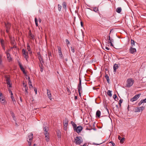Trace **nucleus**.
<instances>
[{"mask_svg": "<svg viewBox=\"0 0 146 146\" xmlns=\"http://www.w3.org/2000/svg\"><path fill=\"white\" fill-rule=\"evenodd\" d=\"M130 52L132 54H134V53L136 52V49L135 48L131 47L129 49Z\"/></svg>", "mask_w": 146, "mask_h": 146, "instance_id": "obj_9", "label": "nucleus"}, {"mask_svg": "<svg viewBox=\"0 0 146 146\" xmlns=\"http://www.w3.org/2000/svg\"><path fill=\"white\" fill-rule=\"evenodd\" d=\"M108 94L110 97H111L112 96V94H111V91L110 90H108Z\"/></svg>", "mask_w": 146, "mask_h": 146, "instance_id": "obj_29", "label": "nucleus"}, {"mask_svg": "<svg viewBox=\"0 0 146 146\" xmlns=\"http://www.w3.org/2000/svg\"><path fill=\"white\" fill-rule=\"evenodd\" d=\"M121 10V7H118L116 9V11L118 13H120Z\"/></svg>", "mask_w": 146, "mask_h": 146, "instance_id": "obj_26", "label": "nucleus"}, {"mask_svg": "<svg viewBox=\"0 0 146 146\" xmlns=\"http://www.w3.org/2000/svg\"><path fill=\"white\" fill-rule=\"evenodd\" d=\"M141 94H138L135 95L130 100V101L132 102H133L137 100L139 97L141 95Z\"/></svg>", "mask_w": 146, "mask_h": 146, "instance_id": "obj_3", "label": "nucleus"}, {"mask_svg": "<svg viewBox=\"0 0 146 146\" xmlns=\"http://www.w3.org/2000/svg\"><path fill=\"white\" fill-rule=\"evenodd\" d=\"M103 48L105 50H106V49L108 50H109L110 49V48H109L108 47L106 46L104 47Z\"/></svg>", "mask_w": 146, "mask_h": 146, "instance_id": "obj_39", "label": "nucleus"}, {"mask_svg": "<svg viewBox=\"0 0 146 146\" xmlns=\"http://www.w3.org/2000/svg\"><path fill=\"white\" fill-rule=\"evenodd\" d=\"M66 90H67V92L68 93V95H70V94L71 93V92L70 90V89L68 88V87H67L66 88Z\"/></svg>", "mask_w": 146, "mask_h": 146, "instance_id": "obj_36", "label": "nucleus"}, {"mask_svg": "<svg viewBox=\"0 0 146 146\" xmlns=\"http://www.w3.org/2000/svg\"><path fill=\"white\" fill-rule=\"evenodd\" d=\"M28 86L26 87L25 88L24 90L25 91V94H28Z\"/></svg>", "mask_w": 146, "mask_h": 146, "instance_id": "obj_28", "label": "nucleus"}, {"mask_svg": "<svg viewBox=\"0 0 146 146\" xmlns=\"http://www.w3.org/2000/svg\"><path fill=\"white\" fill-rule=\"evenodd\" d=\"M144 109L145 107L143 106L138 107L136 109H135V112H139L141 111H142Z\"/></svg>", "mask_w": 146, "mask_h": 146, "instance_id": "obj_8", "label": "nucleus"}, {"mask_svg": "<svg viewBox=\"0 0 146 146\" xmlns=\"http://www.w3.org/2000/svg\"><path fill=\"white\" fill-rule=\"evenodd\" d=\"M113 97L114 99H115L117 97V96L116 94H114Z\"/></svg>", "mask_w": 146, "mask_h": 146, "instance_id": "obj_53", "label": "nucleus"}, {"mask_svg": "<svg viewBox=\"0 0 146 146\" xmlns=\"http://www.w3.org/2000/svg\"><path fill=\"white\" fill-rule=\"evenodd\" d=\"M38 20L39 22L40 23H41V20L40 19V18H39L38 19Z\"/></svg>", "mask_w": 146, "mask_h": 146, "instance_id": "obj_56", "label": "nucleus"}, {"mask_svg": "<svg viewBox=\"0 0 146 146\" xmlns=\"http://www.w3.org/2000/svg\"><path fill=\"white\" fill-rule=\"evenodd\" d=\"M82 141V139L80 136H77L74 139V142L76 145H80Z\"/></svg>", "mask_w": 146, "mask_h": 146, "instance_id": "obj_1", "label": "nucleus"}, {"mask_svg": "<svg viewBox=\"0 0 146 146\" xmlns=\"http://www.w3.org/2000/svg\"><path fill=\"white\" fill-rule=\"evenodd\" d=\"M30 33H31V31L30 30L29 32V35H30Z\"/></svg>", "mask_w": 146, "mask_h": 146, "instance_id": "obj_64", "label": "nucleus"}, {"mask_svg": "<svg viewBox=\"0 0 146 146\" xmlns=\"http://www.w3.org/2000/svg\"><path fill=\"white\" fill-rule=\"evenodd\" d=\"M68 125H64V128L65 130H66L67 129Z\"/></svg>", "mask_w": 146, "mask_h": 146, "instance_id": "obj_41", "label": "nucleus"}, {"mask_svg": "<svg viewBox=\"0 0 146 146\" xmlns=\"http://www.w3.org/2000/svg\"><path fill=\"white\" fill-rule=\"evenodd\" d=\"M62 7L63 8L65 9L66 8V4L65 2H63L62 3Z\"/></svg>", "mask_w": 146, "mask_h": 146, "instance_id": "obj_24", "label": "nucleus"}, {"mask_svg": "<svg viewBox=\"0 0 146 146\" xmlns=\"http://www.w3.org/2000/svg\"><path fill=\"white\" fill-rule=\"evenodd\" d=\"M35 21L36 26V27H38V20L36 17L35 18Z\"/></svg>", "mask_w": 146, "mask_h": 146, "instance_id": "obj_32", "label": "nucleus"}, {"mask_svg": "<svg viewBox=\"0 0 146 146\" xmlns=\"http://www.w3.org/2000/svg\"><path fill=\"white\" fill-rule=\"evenodd\" d=\"M44 134L45 135V140L47 142H48L49 140V133L48 132H44Z\"/></svg>", "mask_w": 146, "mask_h": 146, "instance_id": "obj_7", "label": "nucleus"}, {"mask_svg": "<svg viewBox=\"0 0 146 146\" xmlns=\"http://www.w3.org/2000/svg\"><path fill=\"white\" fill-rule=\"evenodd\" d=\"M78 89L79 94L80 96L81 92H82V87L81 85V83H79L78 85Z\"/></svg>", "mask_w": 146, "mask_h": 146, "instance_id": "obj_5", "label": "nucleus"}, {"mask_svg": "<svg viewBox=\"0 0 146 146\" xmlns=\"http://www.w3.org/2000/svg\"><path fill=\"white\" fill-rule=\"evenodd\" d=\"M118 138L119 139V140H120L121 139V137L120 136H118Z\"/></svg>", "mask_w": 146, "mask_h": 146, "instance_id": "obj_58", "label": "nucleus"}, {"mask_svg": "<svg viewBox=\"0 0 146 146\" xmlns=\"http://www.w3.org/2000/svg\"><path fill=\"white\" fill-rule=\"evenodd\" d=\"M34 90L35 92V94H37V89L36 88H34Z\"/></svg>", "mask_w": 146, "mask_h": 146, "instance_id": "obj_46", "label": "nucleus"}, {"mask_svg": "<svg viewBox=\"0 0 146 146\" xmlns=\"http://www.w3.org/2000/svg\"><path fill=\"white\" fill-rule=\"evenodd\" d=\"M79 80H80V82H81L82 80H81V79L80 78H79Z\"/></svg>", "mask_w": 146, "mask_h": 146, "instance_id": "obj_62", "label": "nucleus"}, {"mask_svg": "<svg viewBox=\"0 0 146 146\" xmlns=\"http://www.w3.org/2000/svg\"><path fill=\"white\" fill-rule=\"evenodd\" d=\"M57 136L58 138H60L61 137V133L60 131H58L57 132Z\"/></svg>", "mask_w": 146, "mask_h": 146, "instance_id": "obj_25", "label": "nucleus"}, {"mask_svg": "<svg viewBox=\"0 0 146 146\" xmlns=\"http://www.w3.org/2000/svg\"><path fill=\"white\" fill-rule=\"evenodd\" d=\"M141 101H142L143 103H146V98L145 99L141 100Z\"/></svg>", "mask_w": 146, "mask_h": 146, "instance_id": "obj_50", "label": "nucleus"}, {"mask_svg": "<svg viewBox=\"0 0 146 146\" xmlns=\"http://www.w3.org/2000/svg\"><path fill=\"white\" fill-rule=\"evenodd\" d=\"M9 54V53L8 52V51H7V58H8V60L9 59V56H8V54Z\"/></svg>", "mask_w": 146, "mask_h": 146, "instance_id": "obj_55", "label": "nucleus"}, {"mask_svg": "<svg viewBox=\"0 0 146 146\" xmlns=\"http://www.w3.org/2000/svg\"><path fill=\"white\" fill-rule=\"evenodd\" d=\"M43 130L44 131V132H48V131L49 130V129L48 127H44Z\"/></svg>", "mask_w": 146, "mask_h": 146, "instance_id": "obj_22", "label": "nucleus"}, {"mask_svg": "<svg viewBox=\"0 0 146 146\" xmlns=\"http://www.w3.org/2000/svg\"><path fill=\"white\" fill-rule=\"evenodd\" d=\"M93 11L96 12H98V8L97 7H94Z\"/></svg>", "mask_w": 146, "mask_h": 146, "instance_id": "obj_27", "label": "nucleus"}, {"mask_svg": "<svg viewBox=\"0 0 146 146\" xmlns=\"http://www.w3.org/2000/svg\"><path fill=\"white\" fill-rule=\"evenodd\" d=\"M105 77L107 81L108 82H109L110 80L109 76L107 75H105Z\"/></svg>", "mask_w": 146, "mask_h": 146, "instance_id": "obj_37", "label": "nucleus"}, {"mask_svg": "<svg viewBox=\"0 0 146 146\" xmlns=\"http://www.w3.org/2000/svg\"><path fill=\"white\" fill-rule=\"evenodd\" d=\"M133 84V83H124L123 88H129L132 86Z\"/></svg>", "mask_w": 146, "mask_h": 146, "instance_id": "obj_6", "label": "nucleus"}, {"mask_svg": "<svg viewBox=\"0 0 146 146\" xmlns=\"http://www.w3.org/2000/svg\"><path fill=\"white\" fill-rule=\"evenodd\" d=\"M22 52L24 57L27 61V59L29 57L28 56V52H26L25 50L24 49H22Z\"/></svg>", "mask_w": 146, "mask_h": 146, "instance_id": "obj_4", "label": "nucleus"}, {"mask_svg": "<svg viewBox=\"0 0 146 146\" xmlns=\"http://www.w3.org/2000/svg\"><path fill=\"white\" fill-rule=\"evenodd\" d=\"M29 36L32 38H33L34 36L31 33H30V35H29Z\"/></svg>", "mask_w": 146, "mask_h": 146, "instance_id": "obj_52", "label": "nucleus"}, {"mask_svg": "<svg viewBox=\"0 0 146 146\" xmlns=\"http://www.w3.org/2000/svg\"><path fill=\"white\" fill-rule=\"evenodd\" d=\"M3 40H1V45L3 47V48L4 49H4L5 47L4 46V45L3 44Z\"/></svg>", "mask_w": 146, "mask_h": 146, "instance_id": "obj_35", "label": "nucleus"}, {"mask_svg": "<svg viewBox=\"0 0 146 146\" xmlns=\"http://www.w3.org/2000/svg\"><path fill=\"white\" fill-rule=\"evenodd\" d=\"M108 40L109 41V42L111 44V45L112 46H113V45L112 44V42L113 41V39H111V40H110V36H109L108 37Z\"/></svg>", "mask_w": 146, "mask_h": 146, "instance_id": "obj_21", "label": "nucleus"}, {"mask_svg": "<svg viewBox=\"0 0 146 146\" xmlns=\"http://www.w3.org/2000/svg\"><path fill=\"white\" fill-rule=\"evenodd\" d=\"M27 49L28 50L29 52L31 51V48H30V45L28 44L27 45Z\"/></svg>", "mask_w": 146, "mask_h": 146, "instance_id": "obj_38", "label": "nucleus"}, {"mask_svg": "<svg viewBox=\"0 0 146 146\" xmlns=\"http://www.w3.org/2000/svg\"><path fill=\"white\" fill-rule=\"evenodd\" d=\"M143 103V102H142V101L141 100L139 102V103L138 104V105L139 106H140Z\"/></svg>", "mask_w": 146, "mask_h": 146, "instance_id": "obj_51", "label": "nucleus"}, {"mask_svg": "<svg viewBox=\"0 0 146 146\" xmlns=\"http://www.w3.org/2000/svg\"><path fill=\"white\" fill-rule=\"evenodd\" d=\"M10 97L12 100V102L14 105H15L16 104V98L15 97V95H14L12 91L10 90Z\"/></svg>", "mask_w": 146, "mask_h": 146, "instance_id": "obj_2", "label": "nucleus"}, {"mask_svg": "<svg viewBox=\"0 0 146 146\" xmlns=\"http://www.w3.org/2000/svg\"><path fill=\"white\" fill-rule=\"evenodd\" d=\"M29 87L30 88H32L33 86L31 84L32 83H29Z\"/></svg>", "mask_w": 146, "mask_h": 146, "instance_id": "obj_47", "label": "nucleus"}, {"mask_svg": "<svg viewBox=\"0 0 146 146\" xmlns=\"http://www.w3.org/2000/svg\"><path fill=\"white\" fill-rule=\"evenodd\" d=\"M134 81L132 78H129L127 80V82H133Z\"/></svg>", "mask_w": 146, "mask_h": 146, "instance_id": "obj_34", "label": "nucleus"}, {"mask_svg": "<svg viewBox=\"0 0 146 146\" xmlns=\"http://www.w3.org/2000/svg\"><path fill=\"white\" fill-rule=\"evenodd\" d=\"M112 146H115V145L114 143H113L112 144Z\"/></svg>", "mask_w": 146, "mask_h": 146, "instance_id": "obj_60", "label": "nucleus"}, {"mask_svg": "<svg viewBox=\"0 0 146 146\" xmlns=\"http://www.w3.org/2000/svg\"><path fill=\"white\" fill-rule=\"evenodd\" d=\"M83 80L82 81H84V80L86 81V80L85 79V78H83Z\"/></svg>", "mask_w": 146, "mask_h": 146, "instance_id": "obj_63", "label": "nucleus"}, {"mask_svg": "<svg viewBox=\"0 0 146 146\" xmlns=\"http://www.w3.org/2000/svg\"><path fill=\"white\" fill-rule=\"evenodd\" d=\"M49 60H50V56H51V53L50 52H48V53Z\"/></svg>", "mask_w": 146, "mask_h": 146, "instance_id": "obj_44", "label": "nucleus"}, {"mask_svg": "<svg viewBox=\"0 0 146 146\" xmlns=\"http://www.w3.org/2000/svg\"><path fill=\"white\" fill-rule=\"evenodd\" d=\"M125 138L124 137H123L121 139L120 141V142L121 143H122L123 142V141L124 140Z\"/></svg>", "mask_w": 146, "mask_h": 146, "instance_id": "obj_42", "label": "nucleus"}, {"mask_svg": "<svg viewBox=\"0 0 146 146\" xmlns=\"http://www.w3.org/2000/svg\"><path fill=\"white\" fill-rule=\"evenodd\" d=\"M65 41L67 44H70L69 41L67 39H66Z\"/></svg>", "mask_w": 146, "mask_h": 146, "instance_id": "obj_54", "label": "nucleus"}, {"mask_svg": "<svg viewBox=\"0 0 146 146\" xmlns=\"http://www.w3.org/2000/svg\"><path fill=\"white\" fill-rule=\"evenodd\" d=\"M101 115V111L99 110H98L96 113V117H97L98 118H100V116Z\"/></svg>", "mask_w": 146, "mask_h": 146, "instance_id": "obj_18", "label": "nucleus"}, {"mask_svg": "<svg viewBox=\"0 0 146 146\" xmlns=\"http://www.w3.org/2000/svg\"><path fill=\"white\" fill-rule=\"evenodd\" d=\"M33 135V134L32 133H30L29 134L28 137L27 138L28 140H29V141H31L32 140Z\"/></svg>", "mask_w": 146, "mask_h": 146, "instance_id": "obj_13", "label": "nucleus"}, {"mask_svg": "<svg viewBox=\"0 0 146 146\" xmlns=\"http://www.w3.org/2000/svg\"><path fill=\"white\" fill-rule=\"evenodd\" d=\"M74 98L75 100H76L77 99V97L76 96L75 97H74Z\"/></svg>", "mask_w": 146, "mask_h": 146, "instance_id": "obj_61", "label": "nucleus"}, {"mask_svg": "<svg viewBox=\"0 0 146 146\" xmlns=\"http://www.w3.org/2000/svg\"><path fill=\"white\" fill-rule=\"evenodd\" d=\"M68 119L66 118H64V125H68Z\"/></svg>", "mask_w": 146, "mask_h": 146, "instance_id": "obj_19", "label": "nucleus"}, {"mask_svg": "<svg viewBox=\"0 0 146 146\" xmlns=\"http://www.w3.org/2000/svg\"><path fill=\"white\" fill-rule=\"evenodd\" d=\"M101 143H99V144H97V143H93V144L94 145H99Z\"/></svg>", "mask_w": 146, "mask_h": 146, "instance_id": "obj_57", "label": "nucleus"}, {"mask_svg": "<svg viewBox=\"0 0 146 146\" xmlns=\"http://www.w3.org/2000/svg\"><path fill=\"white\" fill-rule=\"evenodd\" d=\"M123 102L122 99H120L119 101V106H121V104Z\"/></svg>", "mask_w": 146, "mask_h": 146, "instance_id": "obj_43", "label": "nucleus"}, {"mask_svg": "<svg viewBox=\"0 0 146 146\" xmlns=\"http://www.w3.org/2000/svg\"><path fill=\"white\" fill-rule=\"evenodd\" d=\"M58 52L59 53V55L60 56V58H63V55L62 54V51L61 49V48L59 47L58 49Z\"/></svg>", "mask_w": 146, "mask_h": 146, "instance_id": "obj_16", "label": "nucleus"}, {"mask_svg": "<svg viewBox=\"0 0 146 146\" xmlns=\"http://www.w3.org/2000/svg\"><path fill=\"white\" fill-rule=\"evenodd\" d=\"M71 51L72 52H73V53H74V52L75 50L74 48H73L72 47H71Z\"/></svg>", "mask_w": 146, "mask_h": 146, "instance_id": "obj_45", "label": "nucleus"}, {"mask_svg": "<svg viewBox=\"0 0 146 146\" xmlns=\"http://www.w3.org/2000/svg\"><path fill=\"white\" fill-rule=\"evenodd\" d=\"M131 43L132 46H134L135 44V41L131 39Z\"/></svg>", "mask_w": 146, "mask_h": 146, "instance_id": "obj_30", "label": "nucleus"}, {"mask_svg": "<svg viewBox=\"0 0 146 146\" xmlns=\"http://www.w3.org/2000/svg\"><path fill=\"white\" fill-rule=\"evenodd\" d=\"M38 58L40 61V62L41 63H42H42L43 62V61L42 60V58L40 55H39V56H38Z\"/></svg>", "mask_w": 146, "mask_h": 146, "instance_id": "obj_31", "label": "nucleus"}, {"mask_svg": "<svg viewBox=\"0 0 146 146\" xmlns=\"http://www.w3.org/2000/svg\"><path fill=\"white\" fill-rule=\"evenodd\" d=\"M71 123H72V125L74 127V130H76V127L77 125H76L74 122H73L72 121L71 122Z\"/></svg>", "mask_w": 146, "mask_h": 146, "instance_id": "obj_23", "label": "nucleus"}, {"mask_svg": "<svg viewBox=\"0 0 146 146\" xmlns=\"http://www.w3.org/2000/svg\"><path fill=\"white\" fill-rule=\"evenodd\" d=\"M19 66L21 70L23 72V73L25 72V70L24 68L22 66V64H21L20 63H19Z\"/></svg>", "mask_w": 146, "mask_h": 146, "instance_id": "obj_20", "label": "nucleus"}, {"mask_svg": "<svg viewBox=\"0 0 146 146\" xmlns=\"http://www.w3.org/2000/svg\"><path fill=\"white\" fill-rule=\"evenodd\" d=\"M10 113L11 114V116L12 117V118H13V120H14V121L15 122H16V120H17V118H16L14 114L12 111H11Z\"/></svg>", "mask_w": 146, "mask_h": 146, "instance_id": "obj_14", "label": "nucleus"}, {"mask_svg": "<svg viewBox=\"0 0 146 146\" xmlns=\"http://www.w3.org/2000/svg\"><path fill=\"white\" fill-rule=\"evenodd\" d=\"M58 10L59 11H61V8H62V6L60 5V4H58Z\"/></svg>", "mask_w": 146, "mask_h": 146, "instance_id": "obj_33", "label": "nucleus"}, {"mask_svg": "<svg viewBox=\"0 0 146 146\" xmlns=\"http://www.w3.org/2000/svg\"><path fill=\"white\" fill-rule=\"evenodd\" d=\"M83 129L82 127L80 125L78 126L76 129V130L77 133H80L82 130Z\"/></svg>", "mask_w": 146, "mask_h": 146, "instance_id": "obj_10", "label": "nucleus"}, {"mask_svg": "<svg viewBox=\"0 0 146 146\" xmlns=\"http://www.w3.org/2000/svg\"><path fill=\"white\" fill-rule=\"evenodd\" d=\"M2 65V57L0 55V65Z\"/></svg>", "mask_w": 146, "mask_h": 146, "instance_id": "obj_49", "label": "nucleus"}, {"mask_svg": "<svg viewBox=\"0 0 146 146\" xmlns=\"http://www.w3.org/2000/svg\"><path fill=\"white\" fill-rule=\"evenodd\" d=\"M23 87L24 88L27 86L26 83H23Z\"/></svg>", "mask_w": 146, "mask_h": 146, "instance_id": "obj_40", "label": "nucleus"}, {"mask_svg": "<svg viewBox=\"0 0 146 146\" xmlns=\"http://www.w3.org/2000/svg\"><path fill=\"white\" fill-rule=\"evenodd\" d=\"M119 64H115L113 66V69L114 70V72H116V70L119 67Z\"/></svg>", "mask_w": 146, "mask_h": 146, "instance_id": "obj_15", "label": "nucleus"}, {"mask_svg": "<svg viewBox=\"0 0 146 146\" xmlns=\"http://www.w3.org/2000/svg\"><path fill=\"white\" fill-rule=\"evenodd\" d=\"M27 141L28 142V145L30 146L31 145V141H29V140H27Z\"/></svg>", "mask_w": 146, "mask_h": 146, "instance_id": "obj_48", "label": "nucleus"}, {"mask_svg": "<svg viewBox=\"0 0 146 146\" xmlns=\"http://www.w3.org/2000/svg\"><path fill=\"white\" fill-rule=\"evenodd\" d=\"M47 94L48 97L50 99V100H51L52 98H51V94L50 93V91L48 89H47Z\"/></svg>", "mask_w": 146, "mask_h": 146, "instance_id": "obj_12", "label": "nucleus"}, {"mask_svg": "<svg viewBox=\"0 0 146 146\" xmlns=\"http://www.w3.org/2000/svg\"><path fill=\"white\" fill-rule=\"evenodd\" d=\"M80 24H81V26L82 27H83V23L82 21H81L80 22Z\"/></svg>", "mask_w": 146, "mask_h": 146, "instance_id": "obj_59", "label": "nucleus"}, {"mask_svg": "<svg viewBox=\"0 0 146 146\" xmlns=\"http://www.w3.org/2000/svg\"><path fill=\"white\" fill-rule=\"evenodd\" d=\"M5 27L6 28V31L8 33L9 32V23H7V24L5 23Z\"/></svg>", "mask_w": 146, "mask_h": 146, "instance_id": "obj_17", "label": "nucleus"}, {"mask_svg": "<svg viewBox=\"0 0 146 146\" xmlns=\"http://www.w3.org/2000/svg\"><path fill=\"white\" fill-rule=\"evenodd\" d=\"M0 102L1 103H4L5 100L2 94H0Z\"/></svg>", "mask_w": 146, "mask_h": 146, "instance_id": "obj_11", "label": "nucleus"}]
</instances>
